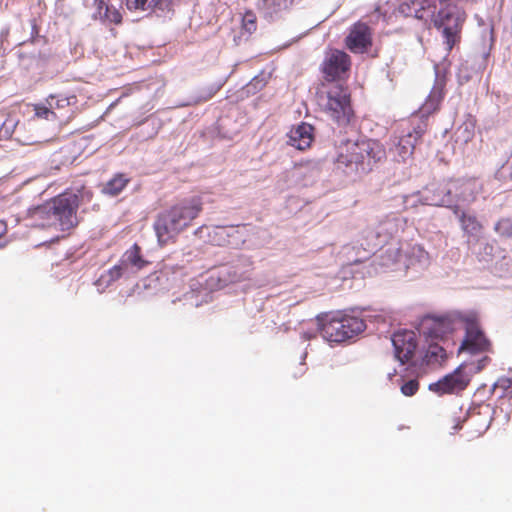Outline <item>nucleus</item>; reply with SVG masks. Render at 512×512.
Here are the masks:
<instances>
[{
    "mask_svg": "<svg viewBox=\"0 0 512 512\" xmlns=\"http://www.w3.org/2000/svg\"><path fill=\"white\" fill-rule=\"evenodd\" d=\"M203 210L200 197L183 199L160 212L154 222V230L161 246L174 242L180 232L188 228Z\"/></svg>",
    "mask_w": 512,
    "mask_h": 512,
    "instance_id": "nucleus-1",
    "label": "nucleus"
},
{
    "mask_svg": "<svg viewBox=\"0 0 512 512\" xmlns=\"http://www.w3.org/2000/svg\"><path fill=\"white\" fill-rule=\"evenodd\" d=\"M79 205L78 195L65 192L38 206L33 216L42 220L43 227H55L60 231H68L78 224Z\"/></svg>",
    "mask_w": 512,
    "mask_h": 512,
    "instance_id": "nucleus-2",
    "label": "nucleus"
},
{
    "mask_svg": "<svg viewBox=\"0 0 512 512\" xmlns=\"http://www.w3.org/2000/svg\"><path fill=\"white\" fill-rule=\"evenodd\" d=\"M383 146L371 139L346 141L340 146L336 159L338 167L355 173H368L377 162L385 158Z\"/></svg>",
    "mask_w": 512,
    "mask_h": 512,
    "instance_id": "nucleus-3",
    "label": "nucleus"
},
{
    "mask_svg": "<svg viewBox=\"0 0 512 512\" xmlns=\"http://www.w3.org/2000/svg\"><path fill=\"white\" fill-rule=\"evenodd\" d=\"M320 333L329 342L350 341L366 330L365 320L354 310H338L318 317Z\"/></svg>",
    "mask_w": 512,
    "mask_h": 512,
    "instance_id": "nucleus-4",
    "label": "nucleus"
},
{
    "mask_svg": "<svg viewBox=\"0 0 512 512\" xmlns=\"http://www.w3.org/2000/svg\"><path fill=\"white\" fill-rule=\"evenodd\" d=\"M463 317L465 333L458 352L472 356L481 354L482 357L472 364L475 366V372H481L492 361L491 355L494 354L493 342L482 328L478 313L465 311Z\"/></svg>",
    "mask_w": 512,
    "mask_h": 512,
    "instance_id": "nucleus-5",
    "label": "nucleus"
},
{
    "mask_svg": "<svg viewBox=\"0 0 512 512\" xmlns=\"http://www.w3.org/2000/svg\"><path fill=\"white\" fill-rule=\"evenodd\" d=\"M318 105L329 119L338 126H347L354 116L351 94L341 83L322 84L318 92Z\"/></svg>",
    "mask_w": 512,
    "mask_h": 512,
    "instance_id": "nucleus-6",
    "label": "nucleus"
},
{
    "mask_svg": "<svg viewBox=\"0 0 512 512\" xmlns=\"http://www.w3.org/2000/svg\"><path fill=\"white\" fill-rule=\"evenodd\" d=\"M462 311L426 315L421 319L419 331L428 340H444L455 330L458 323L464 322Z\"/></svg>",
    "mask_w": 512,
    "mask_h": 512,
    "instance_id": "nucleus-7",
    "label": "nucleus"
},
{
    "mask_svg": "<svg viewBox=\"0 0 512 512\" xmlns=\"http://www.w3.org/2000/svg\"><path fill=\"white\" fill-rule=\"evenodd\" d=\"M465 20L466 13L464 9L457 5L449 4L438 11L434 19V25L436 28L442 29L448 51H451L460 42Z\"/></svg>",
    "mask_w": 512,
    "mask_h": 512,
    "instance_id": "nucleus-8",
    "label": "nucleus"
},
{
    "mask_svg": "<svg viewBox=\"0 0 512 512\" xmlns=\"http://www.w3.org/2000/svg\"><path fill=\"white\" fill-rule=\"evenodd\" d=\"M428 123L425 119L410 117L402 122L399 127V135L395 137V152L402 161L409 159L415 150L416 144L426 133Z\"/></svg>",
    "mask_w": 512,
    "mask_h": 512,
    "instance_id": "nucleus-9",
    "label": "nucleus"
},
{
    "mask_svg": "<svg viewBox=\"0 0 512 512\" xmlns=\"http://www.w3.org/2000/svg\"><path fill=\"white\" fill-rule=\"evenodd\" d=\"M351 65V57L346 52L331 49L326 52L320 66V71L326 82L332 84L340 83L349 78Z\"/></svg>",
    "mask_w": 512,
    "mask_h": 512,
    "instance_id": "nucleus-10",
    "label": "nucleus"
},
{
    "mask_svg": "<svg viewBox=\"0 0 512 512\" xmlns=\"http://www.w3.org/2000/svg\"><path fill=\"white\" fill-rule=\"evenodd\" d=\"M476 373L474 365L464 363L437 382L430 384L429 388L439 395L457 394L468 387L472 376Z\"/></svg>",
    "mask_w": 512,
    "mask_h": 512,
    "instance_id": "nucleus-11",
    "label": "nucleus"
},
{
    "mask_svg": "<svg viewBox=\"0 0 512 512\" xmlns=\"http://www.w3.org/2000/svg\"><path fill=\"white\" fill-rule=\"evenodd\" d=\"M373 44V31L366 23L358 21L354 23L345 38L348 50L355 54L366 53Z\"/></svg>",
    "mask_w": 512,
    "mask_h": 512,
    "instance_id": "nucleus-12",
    "label": "nucleus"
},
{
    "mask_svg": "<svg viewBox=\"0 0 512 512\" xmlns=\"http://www.w3.org/2000/svg\"><path fill=\"white\" fill-rule=\"evenodd\" d=\"M451 211L457 217L463 235L467 238V242L477 243L484 229L477 215L461 209L459 205L451 206Z\"/></svg>",
    "mask_w": 512,
    "mask_h": 512,
    "instance_id": "nucleus-13",
    "label": "nucleus"
},
{
    "mask_svg": "<svg viewBox=\"0 0 512 512\" xmlns=\"http://www.w3.org/2000/svg\"><path fill=\"white\" fill-rule=\"evenodd\" d=\"M422 198L427 205L446 206L451 209V179L429 183L423 190Z\"/></svg>",
    "mask_w": 512,
    "mask_h": 512,
    "instance_id": "nucleus-14",
    "label": "nucleus"
},
{
    "mask_svg": "<svg viewBox=\"0 0 512 512\" xmlns=\"http://www.w3.org/2000/svg\"><path fill=\"white\" fill-rule=\"evenodd\" d=\"M392 343L396 358L404 364L414 356L417 348L416 334L409 330L395 332L392 336Z\"/></svg>",
    "mask_w": 512,
    "mask_h": 512,
    "instance_id": "nucleus-15",
    "label": "nucleus"
},
{
    "mask_svg": "<svg viewBox=\"0 0 512 512\" xmlns=\"http://www.w3.org/2000/svg\"><path fill=\"white\" fill-rule=\"evenodd\" d=\"M445 96V83L442 80H436L424 104L421 106L417 114L412 115L414 118L425 119L428 123V117L439 110L441 102Z\"/></svg>",
    "mask_w": 512,
    "mask_h": 512,
    "instance_id": "nucleus-16",
    "label": "nucleus"
},
{
    "mask_svg": "<svg viewBox=\"0 0 512 512\" xmlns=\"http://www.w3.org/2000/svg\"><path fill=\"white\" fill-rule=\"evenodd\" d=\"M476 186V182L473 180L451 179L452 205H458L459 202L466 204L474 202L477 195Z\"/></svg>",
    "mask_w": 512,
    "mask_h": 512,
    "instance_id": "nucleus-17",
    "label": "nucleus"
},
{
    "mask_svg": "<svg viewBox=\"0 0 512 512\" xmlns=\"http://www.w3.org/2000/svg\"><path fill=\"white\" fill-rule=\"evenodd\" d=\"M88 7L93 10L92 18L103 23L119 25L122 22V15L118 9L108 5L105 0H90Z\"/></svg>",
    "mask_w": 512,
    "mask_h": 512,
    "instance_id": "nucleus-18",
    "label": "nucleus"
},
{
    "mask_svg": "<svg viewBox=\"0 0 512 512\" xmlns=\"http://www.w3.org/2000/svg\"><path fill=\"white\" fill-rule=\"evenodd\" d=\"M288 144L298 150L308 149L314 140V127L308 123L293 127L288 134Z\"/></svg>",
    "mask_w": 512,
    "mask_h": 512,
    "instance_id": "nucleus-19",
    "label": "nucleus"
},
{
    "mask_svg": "<svg viewBox=\"0 0 512 512\" xmlns=\"http://www.w3.org/2000/svg\"><path fill=\"white\" fill-rule=\"evenodd\" d=\"M239 226H216L212 232V241L219 246L236 245L232 238L239 236Z\"/></svg>",
    "mask_w": 512,
    "mask_h": 512,
    "instance_id": "nucleus-20",
    "label": "nucleus"
},
{
    "mask_svg": "<svg viewBox=\"0 0 512 512\" xmlns=\"http://www.w3.org/2000/svg\"><path fill=\"white\" fill-rule=\"evenodd\" d=\"M148 263L141 254V247L136 243L126 250L122 257V265H125V267L132 266L140 270Z\"/></svg>",
    "mask_w": 512,
    "mask_h": 512,
    "instance_id": "nucleus-21",
    "label": "nucleus"
},
{
    "mask_svg": "<svg viewBox=\"0 0 512 512\" xmlns=\"http://www.w3.org/2000/svg\"><path fill=\"white\" fill-rule=\"evenodd\" d=\"M128 182L129 179L123 174H118L106 183L103 192L110 196H116L123 191Z\"/></svg>",
    "mask_w": 512,
    "mask_h": 512,
    "instance_id": "nucleus-22",
    "label": "nucleus"
},
{
    "mask_svg": "<svg viewBox=\"0 0 512 512\" xmlns=\"http://www.w3.org/2000/svg\"><path fill=\"white\" fill-rule=\"evenodd\" d=\"M294 0H263L262 8L270 16L288 10Z\"/></svg>",
    "mask_w": 512,
    "mask_h": 512,
    "instance_id": "nucleus-23",
    "label": "nucleus"
},
{
    "mask_svg": "<svg viewBox=\"0 0 512 512\" xmlns=\"http://www.w3.org/2000/svg\"><path fill=\"white\" fill-rule=\"evenodd\" d=\"M492 392L499 398L512 397V376H501L492 386Z\"/></svg>",
    "mask_w": 512,
    "mask_h": 512,
    "instance_id": "nucleus-24",
    "label": "nucleus"
},
{
    "mask_svg": "<svg viewBox=\"0 0 512 512\" xmlns=\"http://www.w3.org/2000/svg\"><path fill=\"white\" fill-rule=\"evenodd\" d=\"M162 0H126V6L130 11H146L157 7Z\"/></svg>",
    "mask_w": 512,
    "mask_h": 512,
    "instance_id": "nucleus-25",
    "label": "nucleus"
},
{
    "mask_svg": "<svg viewBox=\"0 0 512 512\" xmlns=\"http://www.w3.org/2000/svg\"><path fill=\"white\" fill-rule=\"evenodd\" d=\"M494 231L502 238L512 239V217L500 218L494 225Z\"/></svg>",
    "mask_w": 512,
    "mask_h": 512,
    "instance_id": "nucleus-26",
    "label": "nucleus"
},
{
    "mask_svg": "<svg viewBox=\"0 0 512 512\" xmlns=\"http://www.w3.org/2000/svg\"><path fill=\"white\" fill-rule=\"evenodd\" d=\"M242 30L248 35L257 30V16L253 11L248 10L244 13L242 17Z\"/></svg>",
    "mask_w": 512,
    "mask_h": 512,
    "instance_id": "nucleus-27",
    "label": "nucleus"
},
{
    "mask_svg": "<svg viewBox=\"0 0 512 512\" xmlns=\"http://www.w3.org/2000/svg\"><path fill=\"white\" fill-rule=\"evenodd\" d=\"M76 102V96H70V97H56V96H50L49 98V105L51 108H54L56 106L57 108H64L66 106H69L71 103Z\"/></svg>",
    "mask_w": 512,
    "mask_h": 512,
    "instance_id": "nucleus-28",
    "label": "nucleus"
},
{
    "mask_svg": "<svg viewBox=\"0 0 512 512\" xmlns=\"http://www.w3.org/2000/svg\"><path fill=\"white\" fill-rule=\"evenodd\" d=\"M401 392L403 395L411 397L417 393L419 390V382L415 379L404 382L401 387Z\"/></svg>",
    "mask_w": 512,
    "mask_h": 512,
    "instance_id": "nucleus-29",
    "label": "nucleus"
},
{
    "mask_svg": "<svg viewBox=\"0 0 512 512\" xmlns=\"http://www.w3.org/2000/svg\"><path fill=\"white\" fill-rule=\"evenodd\" d=\"M35 115L38 118L46 119V120H52L56 118L55 112L52 110V108H48L43 105H36L35 106Z\"/></svg>",
    "mask_w": 512,
    "mask_h": 512,
    "instance_id": "nucleus-30",
    "label": "nucleus"
},
{
    "mask_svg": "<svg viewBox=\"0 0 512 512\" xmlns=\"http://www.w3.org/2000/svg\"><path fill=\"white\" fill-rule=\"evenodd\" d=\"M427 356L430 358L435 357L436 359L437 358L444 359V358H446V351L441 346L430 345V347L428 349Z\"/></svg>",
    "mask_w": 512,
    "mask_h": 512,
    "instance_id": "nucleus-31",
    "label": "nucleus"
},
{
    "mask_svg": "<svg viewBox=\"0 0 512 512\" xmlns=\"http://www.w3.org/2000/svg\"><path fill=\"white\" fill-rule=\"evenodd\" d=\"M124 266L125 265H122V263H121L120 265H115L114 267H112L110 269V271H109L111 276H112V278H119V277H121L122 274H123V267Z\"/></svg>",
    "mask_w": 512,
    "mask_h": 512,
    "instance_id": "nucleus-32",
    "label": "nucleus"
},
{
    "mask_svg": "<svg viewBox=\"0 0 512 512\" xmlns=\"http://www.w3.org/2000/svg\"><path fill=\"white\" fill-rule=\"evenodd\" d=\"M7 233V225L5 222L0 221V247L5 243V236Z\"/></svg>",
    "mask_w": 512,
    "mask_h": 512,
    "instance_id": "nucleus-33",
    "label": "nucleus"
},
{
    "mask_svg": "<svg viewBox=\"0 0 512 512\" xmlns=\"http://www.w3.org/2000/svg\"><path fill=\"white\" fill-rule=\"evenodd\" d=\"M375 13L379 14V17H382L383 19L386 18V12H383L380 6L375 8Z\"/></svg>",
    "mask_w": 512,
    "mask_h": 512,
    "instance_id": "nucleus-34",
    "label": "nucleus"
},
{
    "mask_svg": "<svg viewBox=\"0 0 512 512\" xmlns=\"http://www.w3.org/2000/svg\"><path fill=\"white\" fill-rule=\"evenodd\" d=\"M453 428H454L455 430H457V429H460V428H461V426L459 425V423H457Z\"/></svg>",
    "mask_w": 512,
    "mask_h": 512,
    "instance_id": "nucleus-35",
    "label": "nucleus"
},
{
    "mask_svg": "<svg viewBox=\"0 0 512 512\" xmlns=\"http://www.w3.org/2000/svg\"><path fill=\"white\" fill-rule=\"evenodd\" d=\"M212 96H213V93L209 94V96L207 98H205V100L210 99Z\"/></svg>",
    "mask_w": 512,
    "mask_h": 512,
    "instance_id": "nucleus-36",
    "label": "nucleus"
},
{
    "mask_svg": "<svg viewBox=\"0 0 512 512\" xmlns=\"http://www.w3.org/2000/svg\"><path fill=\"white\" fill-rule=\"evenodd\" d=\"M415 17H416V18H422V16H420V15H418V14H416V15H415Z\"/></svg>",
    "mask_w": 512,
    "mask_h": 512,
    "instance_id": "nucleus-37",
    "label": "nucleus"
},
{
    "mask_svg": "<svg viewBox=\"0 0 512 512\" xmlns=\"http://www.w3.org/2000/svg\"><path fill=\"white\" fill-rule=\"evenodd\" d=\"M238 238H239V240H240L241 242H244V239H242V237H241V236H240V237H238Z\"/></svg>",
    "mask_w": 512,
    "mask_h": 512,
    "instance_id": "nucleus-38",
    "label": "nucleus"
},
{
    "mask_svg": "<svg viewBox=\"0 0 512 512\" xmlns=\"http://www.w3.org/2000/svg\"><path fill=\"white\" fill-rule=\"evenodd\" d=\"M511 178H512V172H511Z\"/></svg>",
    "mask_w": 512,
    "mask_h": 512,
    "instance_id": "nucleus-39",
    "label": "nucleus"
}]
</instances>
